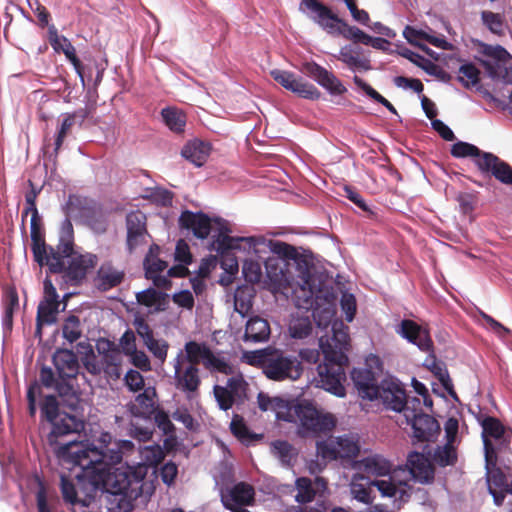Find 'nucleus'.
<instances>
[{"mask_svg":"<svg viewBox=\"0 0 512 512\" xmlns=\"http://www.w3.org/2000/svg\"><path fill=\"white\" fill-rule=\"evenodd\" d=\"M97 442V446L87 447L81 442H68L57 449V457L81 468L76 475L77 486L87 496L103 490L109 494L113 508L132 512L143 492L144 475L131 468L108 472L106 466L122 461V452L110 433H102Z\"/></svg>","mask_w":512,"mask_h":512,"instance_id":"1","label":"nucleus"},{"mask_svg":"<svg viewBox=\"0 0 512 512\" xmlns=\"http://www.w3.org/2000/svg\"><path fill=\"white\" fill-rule=\"evenodd\" d=\"M63 210L66 218L62 222L59 243L54 251H58L64 256L71 254L72 248H74L72 218L85 217L89 225L98 232H105L107 229V223L101 210L90 207L86 198L70 195Z\"/></svg>","mask_w":512,"mask_h":512,"instance_id":"2","label":"nucleus"},{"mask_svg":"<svg viewBox=\"0 0 512 512\" xmlns=\"http://www.w3.org/2000/svg\"><path fill=\"white\" fill-rule=\"evenodd\" d=\"M97 264V257L91 253L82 254L72 248L71 254L64 256L53 247H49V255L43 261L52 274H63L66 283L72 286L80 285L86 278L89 270Z\"/></svg>","mask_w":512,"mask_h":512,"instance_id":"3","label":"nucleus"},{"mask_svg":"<svg viewBox=\"0 0 512 512\" xmlns=\"http://www.w3.org/2000/svg\"><path fill=\"white\" fill-rule=\"evenodd\" d=\"M283 417L284 421L297 424V434L302 438L327 434L336 426V419L332 414L323 413L310 403L291 405Z\"/></svg>","mask_w":512,"mask_h":512,"instance_id":"4","label":"nucleus"},{"mask_svg":"<svg viewBox=\"0 0 512 512\" xmlns=\"http://www.w3.org/2000/svg\"><path fill=\"white\" fill-rule=\"evenodd\" d=\"M368 484L377 487L384 497L394 498L399 502H407L410 498L411 487L405 481L397 483L390 478L389 480H374L368 482L363 475H356L351 483V493L353 497L361 503L371 504L372 497Z\"/></svg>","mask_w":512,"mask_h":512,"instance_id":"5","label":"nucleus"},{"mask_svg":"<svg viewBox=\"0 0 512 512\" xmlns=\"http://www.w3.org/2000/svg\"><path fill=\"white\" fill-rule=\"evenodd\" d=\"M331 355H333L331 352L325 351L324 362L317 367L318 386L337 397H344L346 395L345 367L348 365V356L340 353L335 358Z\"/></svg>","mask_w":512,"mask_h":512,"instance_id":"6","label":"nucleus"},{"mask_svg":"<svg viewBox=\"0 0 512 512\" xmlns=\"http://www.w3.org/2000/svg\"><path fill=\"white\" fill-rule=\"evenodd\" d=\"M303 374L300 360L283 350L271 348L264 375L273 381L298 380Z\"/></svg>","mask_w":512,"mask_h":512,"instance_id":"7","label":"nucleus"},{"mask_svg":"<svg viewBox=\"0 0 512 512\" xmlns=\"http://www.w3.org/2000/svg\"><path fill=\"white\" fill-rule=\"evenodd\" d=\"M270 75L283 88L291 91L298 97L308 100H318L322 95L315 85L302 77L296 76L293 72L274 69L270 72Z\"/></svg>","mask_w":512,"mask_h":512,"instance_id":"8","label":"nucleus"},{"mask_svg":"<svg viewBox=\"0 0 512 512\" xmlns=\"http://www.w3.org/2000/svg\"><path fill=\"white\" fill-rule=\"evenodd\" d=\"M404 416L407 423L412 426L413 436L420 442L433 441L440 432L438 421L428 414L406 409Z\"/></svg>","mask_w":512,"mask_h":512,"instance_id":"9","label":"nucleus"},{"mask_svg":"<svg viewBox=\"0 0 512 512\" xmlns=\"http://www.w3.org/2000/svg\"><path fill=\"white\" fill-rule=\"evenodd\" d=\"M126 228V247L129 253H133L136 248L146 244V238L150 237L146 215L140 210L131 211L126 216Z\"/></svg>","mask_w":512,"mask_h":512,"instance_id":"10","label":"nucleus"},{"mask_svg":"<svg viewBox=\"0 0 512 512\" xmlns=\"http://www.w3.org/2000/svg\"><path fill=\"white\" fill-rule=\"evenodd\" d=\"M174 380L176 389L185 393L189 399L199 394L201 378L197 366L189 364L183 367L177 359L174 364Z\"/></svg>","mask_w":512,"mask_h":512,"instance_id":"11","label":"nucleus"},{"mask_svg":"<svg viewBox=\"0 0 512 512\" xmlns=\"http://www.w3.org/2000/svg\"><path fill=\"white\" fill-rule=\"evenodd\" d=\"M50 423L52 425V430L47 436V441L56 454L57 449L64 446V444H61L58 441L59 437L79 433L84 429L83 421L79 420L76 416L67 413H62L55 419V421H51ZM66 444L67 443H65V445Z\"/></svg>","mask_w":512,"mask_h":512,"instance_id":"12","label":"nucleus"},{"mask_svg":"<svg viewBox=\"0 0 512 512\" xmlns=\"http://www.w3.org/2000/svg\"><path fill=\"white\" fill-rule=\"evenodd\" d=\"M217 225L218 235L212 241V248L224 256L231 250L240 249L241 242H247L250 249H253L255 237H232L228 233L231 231L228 222L220 217L214 218Z\"/></svg>","mask_w":512,"mask_h":512,"instance_id":"13","label":"nucleus"},{"mask_svg":"<svg viewBox=\"0 0 512 512\" xmlns=\"http://www.w3.org/2000/svg\"><path fill=\"white\" fill-rule=\"evenodd\" d=\"M349 328L344 325L342 321H335L332 325V336L321 337L319 345L322 354L325 356V351L331 352L333 357L339 354L347 355L346 353L350 348Z\"/></svg>","mask_w":512,"mask_h":512,"instance_id":"14","label":"nucleus"},{"mask_svg":"<svg viewBox=\"0 0 512 512\" xmlns=\"http://www.w3.org/2000/svg\"><path fill=\"white\" fill-rule=\"evenodd\" d=\"M48 41L56 53H63L66 58L73 65L76 73L78 74L82 84H85L84 67L80 59L76 55V49L65 36H60L54 24L48 27Z\"/></svg>","mask_w":512,"mask_h":512,"instance_id":"15","label":"nucleus"},{"mask_svg":"<svg viewBox=\"0 0 512 512\" xmlns=\"http://www.w3.org/2000/svg\"><path fill=\"white\" fill-rule=\"evenodd\" d=\"M302 70L332 95H342L347 91L346 87L332 72L314 61L304 63Z\"/></svg>","mask_w":512,"mask_h":512,"instance_id":"16","label":"nucleus"},{"mask_svg":"<svg viewBox=\"0 0 512 512\" xmlns=\"http://www.w3.org/2000/svg\"><path fill=\"white\" fill-rule=\"evenodd\" d=\"M396 332L408 342L416 345L421 351L426 353L433 352V341L429 332L415 321L410 319L402 320Z\"/></svg>","mask_w":512,"mask_h":512,"instance_id":"17","label":"nucleus"},{"mask_svg":"<svg viewBox=\"0 0 512 512\" xmlns=\"http://www.w3.org/2000/svg\"><path fill=\"white\" fill-rule=\"evenodd\" d=\"M377 399H380L387 409L396 412H406L407 395L405 389L394 381H383L378 387Z\"/></svg>","mask_w":512,"mask_h":512,"instance_id":"18","label":"nucleus"},{"mask_svg":"<svg viewBox=\"0 0 512 512\" xmlns=\"http://www.w3.org/2000/svg\"><path fill=\"white\" fill-rule=\"evenodd\" d=\"M475 164L482 173L492 174L501 183L512 184V167L492 153H484Z\"/></svg>","mask_w":512,"mask_h":512,"instance_id":"19","label":"nucleus"},{"mask_svg":"<svg viewBox=\"0 0 512 512\" xmlns=\"http://www.w3.org/2000/svg\"><path fill=\"white\" fill-rule=\"evenodd\" d=\"M212 222H214V219L203 212L185 210L179 217V226L182 229L190 230L196 238L202 240L209 236L212 230Z\"/></svg>","mask_w":512,"mask_h":512,"instance_id":"20","label":"nucleus"},{"mask_svg":"<svg viewBox=\"0 0 512 512\" xmlns=\"http://www.w3.org/2000/svg\"><path fill=\"white\" fill-rule=\"evenodd\" d=\"M484 454L488 488H508L505 473L499 467H497V452L492 441L485 439Z\"/></svg>","mask_w":512,"mask_h":512,"instance_id":"21","label":"nucleus"},{"mask_svg":"<svg viewBox=\"0 0 512 512\" xmlns=\"http://www.w3.org/2000/svg\"><path fill=\"white\" fill-rule=\"evenodd\" d=\"M301 6L310 12V18L322 29L329 33L336 28V22H340L338 15L320 0H302Z\"/></svg>","mask_w":512,"mask_h":512,"instance_id":"22","label":"nucleus"},{"mask_svg":"<svg viewBox=\"0 0 512 512\" xmlns=\"http://www.w3.org/2000/svg\"><path fill=\"white\" fill-rule=\"evenodd\" d=\"M351 379L359 396L370 401L377 399V379L372 370L368 368H354L351 371Z\"/></svg>","mask_w":512,"mask_h":512,"instance_id":"23","label":"nucleus"},{"mask_svg":"<svg viewBox=\"0 0 512 512\" xmlns=\"http://www.w3.org/2000/svg\"><path fill=\"white\" fill-rule=\"evenodd\" d=\"M253 251L259 258H263L261 253L266 251L287 260H296L298 257V252L294 246L280 240L264 237H255Z\"/></svg>","mask_w":512,"mask_h":512,"instance_id":"24","label":"nucleus"},{"mask_svg":"<svg viewBox=\"0 0 512 512\" xmlns=\"http://www.w3.org/2000/svg\"><path fill=\"white\" fill-rule=\"evenodd\" d=\"M30 221V235L32 240L31 249L34 255V260L43 266V261L48 257L49 253L46 250V243L44 237V229L42 217L39 211H33Z\"/></svg>","mask_w":512,"mask_h":512,"instance_id":"25","label":"nucleus"},{"mask_svg":"<svg viewBox=\"0 0 512 512\" xmlns=\"http://www.w3.org/2000/svg\"><path fill=\"white\" fill-rule=\"evenodd\" d=\"M407 466L412 477L420 483L428 484L434 480V468L422 453L412 452L407 458Z\"/></svg>","mask_w":512,"mask_h":512,"instance_id":"26","label":"nucleus"},{"mask_svg":"<svg viewBox=\"0 0 512 512\" xmlns=\"http://www.w3.org/2000/svg\"><path fill=\"white\" fill-rule=\"evenodd\" d=\"M53 363L60 379L67 380L76 377L79 364L72 351L67 349L57 351L53 356Z\"/></svg>","mask_w":512,"mask_h":512,"instance_id":"27","label":"nucleus"},{"mask_svg":"<svg viewBox=\"0 0 512 512\" xmlns=\"http://www.w3.org/2000/svg\"><path fill=\"white\" fill-rule=\"evenodd\" d=\"M157 392L155 387L148 386L135 397L130 406L131 413L135 416L150 417L156 412Z\"/></svg>","mask_w":512,"mask_h":512,"instance_id":"28","label":"nucleus"},{"mask_svg":"<svg viewBox=\"0 0 512 512\" xmlns=\"http://www.w3.org/2000/svg\"><path fill=\"white\" fill-rule=\"evenodd\" d=\"M271 329L269 322L259 316L250 318L245 326L243 340L245 342H265L269 339Z\"/></svg>","mask_w":512,"mask_h":512,"instance_id":"29","label":"nucleus"},{"mask_svg":"<svg viewBox=\"0 0 512 512\" xmlns=\"http://www.w3.org/2000/svg\"><path fill=\"white\" fill-rule=\"evenodd\" d=\"M210 151L211 146L209 143L196 139L188 142L183 147L181 154L186 160L200 167L206 162Z\"/></svg>","mask_w":512,"mask_h":512,"instance_id":"30","label":"nucleus"},{"mask_svg":"<svg viewBox=\"0 0 512 512\" xmlns=\"http://www.w3.org/2000/svg\"><path fill=\"white\" fill-rule=\"evenodd\" d=\"M337 59L347 65L351 70H364L368 71L371 69L370 60L361 57L359 49H355L351 45L343 46L340 51Z\"/></svg>","mask_w":512,"mask_h":512,"instance_id":"31","label":"nucleus"},{"mask_svg":"<svg viewBox=\"0 0 512 512\" xmlns=\"http://www.w3.org/2000/svg\"><path fill=\"white\" fill-rule=\"evenodd\" d=\"M271 452L282 466L291 468L298 457V450L285 440H275L271 443Z\"/></svg>","mask_w":512,"mask_h":512,"instance_id":"32","label":"nucleus"},{"mask_svg":"<svg viewBox=\"0 0 512 512\" xmlns=\"http://www.w3.org/2000/svg\"><path fill=\"white\" fill-rule=\"evenodd\" d=\"M98 287L108 291L122 283L124 272L117 270L111 264H102L98 270Z\"/></svg>","mask_w":512,"mask_h":512,"instance_id":"33","label":"nucleus"},{"mask_svg":"<svg viewBox=\"0 0 512 512\" xmlns=\"http://www.w3.org/2000/svg\"><path fill=\"white\" fill-rule=\"evenodd\" d=\"M359 468L373 476H386L390 474L392 464L383 456L373 455L362 459Z\"/></svg>","mask_w":512,"mask_h":512,"instance_id":"34","label":"nucleus"},{"mask_svg":"<svg viewBox=\"0 0 512 512\" xmlns=\"http://www.w3.org/2000/svg\"><path fill=\"white\" fill-rule=\"evenodd\" d=\"M257 402L259 409L261 411H274L278 419L284 421V417L286 415L287 409H290L291 405L289 403L280 398V397H270L267 394L260 392L257 396Z\"/></svg>","mask_w":512,"mask_h":512,"instance_id":"35","label":"nucleus"},{"mask_svg":"<svg viewBox=\"0 0 512 512\" xmlns=\"http://www.w3.org/2000/svg\"><path fill=\"white\" fill-rule=\"evenodd\" d=\"M165 125L175 133H182L186 126V114L176 107H166L161 110Z\"/></svg>","mask_w":512,"mask_h":512,"instance_id":"36","label":"nucleus"},{"mask_svg":"<svg viewBox=\"0 0 512 512\" xmlns=\"http://www.w3.org/2000/svg\"><path fill=\"white\" fill-rule=\"evenodd\" d=\"M202 364L211 373L218 372L224 375H233L235 372L234 366L226 358L215 355L210 348Z\"/></svg>","mask_w":512,"mask_h":512,"instance_id":"37","label":"nucleus"},{"mask_svg":"<svg viewBox=\"0 0 512 512\" xmlns=\"http://www.w3.org/2000/svg\"><path fill=\"white\" fill-rule=\"evenodd\" d=\"M79 116L81 118V120L83 121L86 117H87V111L82 109L78 112H75L73 114H67L62 123H61V126H60V129L58 130V133H57V136H56V139H55V147H54V154H55V157H57L58 155V152L67 136V134L69 133V131L71 130V128L73 127V125L75 124V118Z\"/></svg>","mask_w":512,"mask_h":512,"instance_id":"38","label":"nucleus"},{"mask_svg":"<svg viewBox=\"0 0 512 512\" xmlns=\"http://www.w3.org/2000/svg\"><path fill=\"white\" fill-rule=\"evenodd\" d=\"M230 429L232 434L243 444H250L256 440L261 438L260 435H257L249 430L243 418L239 415H234L232 421L230 423Z\"/></svg>","mask_w":512,"mask_h":512,"instance_id":"39","label":"nucleus"},{"mask_svg":"<svg viewBox=\"0 0 512 512\" xmlns=\"http://www.w3.org/2000/svg\"><path fill=\"white\" fill-rule=\"evenodd\" d=\"M253 288L244 286L239 287L234 294V308L240 315L245 316L253 306Z\"/></svg>","mask_w":512,"mask_h":512,"instance_id":"40","label":"nucleus"},{"mask_svg":"<svg viewBox=\"0 0 512 512\" xmlns=\"http://www.w3.org/2000/svg\"><path fill=\"white\" fill-rule=\"evenodd\" d=\"M19 307V296L14 287H9L4 292V316L3 324L11 328L13 324L14 312Z\"/></svg>","mask_w":512,"mask_h":512,"instance_id":"41","label":"nucleus"},{"mask_svg":"<svg viewBox=\"0 0 512 512\" xmlns=\"http://www.w3.org/2000/svg\"><path fill=\"white\" fill-rule=\"evenodd\" d=\"M254 495L253 487L245 482L236 484L230 491L231 500L239 507L251 505L254 501Z\"/></svg>","mask_w":512,"mask_h":512,"instance_id":"42","label":"nucleus"},{"mask_svg":"<svg viewBox=\"0 0 512 512\" xmlns=\"http://www.w3.org/2000/svg\"><path fill=\"white\" fill-rule=\"evenodd\" d=\"M483 428V442L486 440L498 439L502 438V436L506 433H509L510 428H506L499 419L487 416L483 419L482 423Z\"/></svg>","mask_w":512,"mask_h":512,"instance_id":"43","label":"nucleus"},{"mask_svg":"<svg viewBox=\"0 0 512 512\" xmlns=\"http://www.w3.org/2000/svg\"><path fill=\"white\" fill-rule=\"evenodd\" d=\"M303 264L305 266L304 269H302V265L298 263L299 268L301 269L299 277L302 280V290L304 292H307L309 295L307 296L305 302L307 305H312V298L314 294L319 291L320 289L315 284L314 276L311 272V267H309L307 261H303Z\"/></svg>","mask_w":512,"mask_h":512,"instance_id":"44","label":"nucleus"},{"mask_svg":"<svg viewBox=\"0 0 512 512\" xmlns=\"http://www.w3.org/2000/svg\"><path fill=\"white\" fill-rule=\"evenodd\" d=\"M62 336L69 343H74L82 337L81 322L78 316L69 315L62 325Z\"/></svg>","mask_w":512,"mask_h":512,"instance_id":"45","label":"nucleus"},{"mask_svg":"<svg viewBox=\"0 0 512 512\" xmlns=\"http://www.w3.org/2000/svg\"><path fill=\"white\" fill-rule=\"evenodd\" d=\"M481 19L483 24L495 35L502 36L505 33L504 16L492 11H482Z\"/></svg>","mask_w":512,"mask_h":512,"instance_id":"46","label":"nucleus"},{"mask_svg":"<svg viewBox=\"0 0 512 512\" xmlns=\"http://www.w3.org/2000/svg\"><path fill=\"white\" fill-rule=\"evenodd\" d=\"M209 347L205 343L189 341L185 344L186 359L190 365L197 366L204 361Z\"/></svg>","mask_w":512,"mask_h":512,"instance_id":"47","label":"nucleus"},{"mask_svg":"<svg viewBox=\"0 0 512 512\" xmlns=\"http://www.w3.org/2000/svg\"><path fill=\"white\" fill-rule=\"evenodd\" d=\"M433 459L441 467L454 466L457 462V452L454 444L446 443L444 446L438 447Z\"/></svg>","mask_w":512,"mask_h":512,"instance_id":"48","label":"nucleus"},{"mask_svg":"<svg viewBox=\"0 0 512 512\" xmlns=\"http://www.w3.org/2000/svg\"><path fill=\"white\" fill-rule=\"evenodd\" d=\"M457 79L465 88H471L479 83L480 70L473 63H465L460 66Z\"/></svg>","mask_w":512,"mask_h":512,"instance_id":"49","label":"nucleus"},{"mask_svg":"<svg viewBox=\"0 0 512 512\" xmlns=\"http://www.w3.org/2000/svg\"><path fill=\"white\" fill-rule=\"evenodd\" d=\"M60 303L41 300L37 307L36 318L38 322H46L47 325L54 324L57 320L58 308Z\"/></svg>","mask_w":512,"mask_h":512,"instance_id":"50","label":"nucleus"},{"mask_svg":"<svg viewBox=\"0 0 512 512\" xmlns=\"http://www.w3.org/2000/svg\"><path fill=\"white\" fill-rule=\"evenodd\" d=\"M312 332V323L308 317L294 318L289 325V334L294 339H304Z\"/></svg>","mask_w":512,"mask_h":512,"instance_id":"51","label":"nucleus"},{"mask_svg":"<svg viewBox=\"0 0 512 512\" xmlns=\"http://www.w3.org/2000/svg\"><path fill=\"white\" fill-rule=\"evenodd\" d=\"M484 153L477 146L463 141L455 143L451 148V155L455 158L476 157L479 159Z\"/></svg>","mask_w":512,"mask_h":512,"instance_id":"52","label":"nucleus"},{"mask_svg":"<svg viewBox=\"0 0 512 512\" xmlns=\"http://www.w3.org/2000/svg\"><path fill=\"white\" fill-rule=\"evenodd\" d=\"M427 33L423 30H418L412 26H406L403 31V36L412 45L417 46L427 54H431V49L421 41H426Z\"/></svg>","mask_w":512,"mask_h":512,"instance_id":"53","label":"nucleus"},{"mask_svg":"<svg viewBox=\"0 0 512 512\" xmlns=\"http://www.w3.org/2000/svg\"><path fill=\"white\" fill-rule=\"evenodd\" d=\"M41 416L49 423L55 421L62 413L59 412V403L54 395H47L40 406Z\"/></svg>","mask_w":512,"mask_h":512,"instance_id":"54","label":"nucleus"},{"mask_svg":"<svg viewBox=\"0 0 512 512\" xmlns=\"http://www.w3.org/2000/svg\"><path fill=\"white\" fill-rule=\"evenodd\" d=\"M271 348L272 347L269 346L264 349L246 352L244 354V359L249 365L261 368L264 373Z\"/></svg>","mask_w":512,"mask_h":512,"instance_id":"55","label":"nucleus"},{"mask_svg":"<svg viewBox=\"0 0 512 512\" xmlns=\"http://www.w3.org/2000/svg\"><path fill=\"white\" fill-rule=\"evenodd\" d=\"M337 452L340 458H355L360 451L359 445L349 437H339Z\"/></svg>","mask_w":512,"mask_h":512,"instance_id":"56","label":"nucleus"},{"mask_svg":"<svg viewBox=\"0 0 512 512\" xmlns=\"http://www.w3.org/2000/svg\"><path fill=\"white\" fill-rule=\"evenodd\" d=\"M480 52L490 58L495 59L499 63H505L510 59V54L500 45L480 44Z\"/></svg>","mask_w":512,"mask_h":512,"instance_id":"57","label":"nucleus"},{"mask_svg":"<svg viewBox=\"0 0 512 512\" xmlns=\"http://www.w3.org/2000/svg\"><path fill=\"white\" fill-rule=\"evenodd\" d=\"M144 344L156 359L161 363L165 362L169 349V344L166 340H158L153 337Z\"/></svg>","mask_w":512,"mask_h":512,"instance_id":"58","label":"nucleus"},{"mask_svg":"<svg viewBox=\"0 0 512 512\" xmlns=\"http://www.w3.org/2000/svg\"><path fill=\"white\" fill-rule=\"evenodd\" d=\"M107 345V349H103V351H100L102 354V361L104 367L106 366H121L122 364V357L119 349L115 347V345L110 341L104 342Z\"/></svg>","mask_w":512,"mask_h":512,"instance_id":"59","label":"nucleus"},{"mask_svg":"<svg viewBox=\"0 0 512 512\" xmlns=\"http://www.w3.org/2000/svg\"><path fill=\"white\" fill-rule=\"evenodd\" d=\"M60 488H61L62 497L65 502L70 503V504H76V503L80 502L77 497V489H76L75 484L72 482V480L68 476H66L64 474L61 475Z\"/></svg>","mask_w":512,"mask_h":512,"instance_id":"60","label":"nucleus"},{"mask_svg":"<svg viewBox=\"0 0 512 512\" xmlns=\"http://www.w3.org/2000/svg\"><path fill=\"white\" fill-rule=\"evenodd\" d=\"M214 396L221 410L227 411L234 405L235 397L223 386H214Z\"/></svg>","mask_w":512,"mask_h":512,"instance_id":"61","label":"nucleus"},{"mask_svg":"<svg viewBox=\"0 0 512 512\" xmlns=\"http://www.w3.org/2000/svg\"><path fill=\"white\" fill-rule=\"evenodd\" d=\"M124 382H125V385L127 386V388L132 391V392H138V391H141V390H144L145 387V382H144V377L142 376V374L137 371V370H134V369H130L125 377H124Z\"/></svg>","mask_w":512,"mask_h":512,"instance_id":"62","label":"nucleus"},{"mask_svg":"<svg viewBox=\"0 0 512 512\" xmlns=\"http://www.w3.org/2000/svg\"><path fill=\"white\" fill-rule=\"evenodd\" d=\"M136 299L139 304L144 305L146 307H152L155 304L159 303L161 299H163V294L158 292L154 288H148L144 291L137 293Z\"/></svg>","mask_w":512,"mask_h":512,"instance_id":"63","label":"nucleus"},{"mask_svg":"<svg viewBox=\"0 0 512 512\" xmlns=\"http://www.w3.org/2000/svg\"><path fill=\"white\" fill-rule=\"evenodd\" d=\"M126 356L130 358V363L141 371L148 372L151 370L150 359L144 351L136 349Z\"/></svg>","mask_w":512,"mask_h":512,"instance_id":"64","label":"nucleus"}]
</instances>
